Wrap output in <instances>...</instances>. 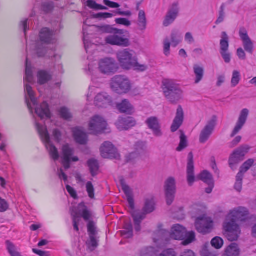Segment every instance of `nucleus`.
<instances>
[{
    "label": "nucleus",
    "instance_id": "obj_12",
    "mask_svg": "<svg viewBox=\"0 0 256 256\" xmlns=\"http://www.w3.org/2000/svg\"><path fill=\"white\" fill-rule=\"evenodd\" d=\"M164 188L166 204L170 206L174 200L176 192V182L174 178L170 177L166 180Z\"/></svg>",
    "mask_w": 256,
    "mask_h": 256
},
{
    "label": "nucleus",
    "instance_id": "obj_8",
    "mask_svg": "<svg viewBox=\"0 0 256 256\" xmlns=\"http://www.w3.org/2000/svg\"><path fill=\"white\" fill-rule=\"evenodd\" d=\"M98 68L101 73L111 76L118 72L120 66L114 58H106L100 60Z\"/></svg>",
    "mask_w": 256,
    "mask_h": 256
},
{
    "label": "nucleus",
    "instance_id": "obj_55",
    "mask_svg": "<svg viewBox=\"0 0 256 256\" xmlns=\"http://www.w3.org/2000/svg\"><path fill=\"white\" fill-rule=\"evenodd\" d=\"M224 9L225 4L223 3L220 7L218 12V16L215 22V24H218L224 22L225 17Z\"/></svg>",
    "mask_w": 256,
    "mask_h": 256
},
{
    "label": "nucleus",
    "instance_id": "obj_5",
    "mask_svg": "<svg viewBox=\"0 0 256 256\" xmlns=\"http://www.w3.org/2000/svg\"><path fill=\"white\" fill-rule=\"evenodd\" d=\"M111 88L118 94L128 92L131 88V84L128 78L122 75H116L111 80Z\"/></svg>",
    "mask_w": 256,
    "mask_h": 256
},
{
    "label": "nucleus",
    "instance_id": "obj_24",
    "mask_svg": "<svg viewBox=\"0 0 256 256\" xmlns=\"http://www.w3.org/2000/svg\"><path fill=\"white\" fill-rule=\"evenodd\" d=\"M112 102V98L106 92L98 94L94 98V104L98 108H106L110 106Z\"/></svg>",
    "mask_w": 256,
    "mask_h": 256
},
{
    "label": "nucleus",
    "instance_id": "obj_38",
    "mask_svg": "<svg viewBox=\"0 0 256 256\" xmlns=\"http://www.w3.org/2000/svg\"><path fill=\"white\" fill-rule=\"evenodd\" d=\"M198 178L206 184L214 182L212 175L208 171L204 170L198 176Z\"/></svg>",
    "mask_w": 256,
    "mask_h": 256
},
{
    "label": "nucleus",
    "instance_id": "obj_62",
    "mask_svg": "<svg viewBox=\"0 0 256 256\" xmlns=\"http://www.w3.org/2000/svg\"><path fill=\"white\" fill-rule=\"evenodd\" d=\"M113 14L114 16H116L117 15L119 16H132V12L128 10V11H122L121 9L118 8L116 10H113L112 13Z\"/></svg>",
    "mask_w": 256,
    "mask_h": 256
},
{
    "label": "nucleus",
    "instance_id": "obj_41",
    "mask_svg": "<svg viewBox=\"0 0 256 256\" xmlns=\"http://www.w3.org/2000/svg\"><path fill=\"white\" fill-rule=\"evenodd\" d=\"M182 34L178 30H172L171 34V42L172 46L176 48L182 40Z\"/></svg>",
    "mask_w": 256,
    "mask_h": 256
},
{
    "label": "nucleus",
    "instance_id": "obj_3",
    "mask_svg": "<svg viewBox=\"0 0 256 256\" xmlns=\"http://www.w3.org/2000/svg\"><path fill=\"white\" fill-rule=\"evenodd\" d=\"M54 31L48 28H44L41 29L39 33V38L42 44L38 43L36 44V51L38 57H44L47 52V48L44 44H50L54 40Z\"/></svg>",
    "mask_w": 256,
    "mask_h": 256
},
{
    "label": "nucleus",
    "instance_id": "obj_34",
    "mask_svg": "<svg viewBox=\"0 0 256 256\" xmlns=\"http://www.w3.org/2000/svg\"><path fill=\"white\" fill-rule=\"evenodd\" d=\"M52 78V75L44 70H40L38 73V83L40 85L46 84Z\"/></svg>",
    "mask_w": 256,
    "mask_h": 256
},
{
    "label": "nucleus",
    "instance_id": "obj_35",
    "mask_svg": "<svg viewBox=\"0 0 256 256\" xmlns=\"http://www.w3.org/2000/svg\"><path fill=\"white\" fill-rule=\"evenodd\" d=\"M250 148V147L248 145H242L235 150L233 152L232 154L242 161L244 159V156L248 152Z\"/></svg>",
    "mask_w": 256,
    "mask_h": 256
},
{
    "label": "nucleus",
    "instance_id": "obj_13",
    "mask_svg": "<svg viewBox=\"0 0 256 256\" xmlns=\"http://www.w3.org/2000/svg\"><path fill=\"white\" fill-rule=\"evenodd\" d=\"M88 126L91 133L96 135L104 132L106 129L107 122L102 117L96 115L91 118Z\"/></svg>",
    "mask_w": 256,
    "mask_h": 256
},
{
    "label": "nucleus",
    "instance_id": "obj_56",
    "mask_svg": "<svg viewBox=\"0 0 256 256\" xmlns=\"http://www.w3.org/2000/svg\"><path fill=\"white\" fill-rule=\"evenodd\" d=\"M88 232L90 236H96L97 234L96 227L93 220H90L87 225Z\"/></svg>",
    "mask_w": 256,
    "mask_h": 256
},
{
    "label": "nucleus",
    "instance_id": "obj_44",
    "mask_svg": "<svg viewBox=\"0 0 256 256\" xmlns=\"http://www.w3.org/2000/svg\"><path fill=\"white\" fill-rule=\"evenodd\" d=\"M86 4L88 8L94 10H108L107 6L97 4L94 0H88Z\"/></svg>",
    "mask_w": 256,
    "mask_h": 256
},
{
    "label": "nucleus",
    "instance_id": "obj_42",
    "mask_svg": "<svg viewBox=\"0 0 256 256\" xmlns=\"http://www.w3.org/2000/svg\"><path fill=\"white\" fill-rule=\"evenodd\" d=\"M58 112L60 118L66 120L70 121L72 118L69 109L66 106L61 107L58 110Z\"/></svg>",
    "mask_w": 256,
    "mask_h": 256
},
{
    "label": "nucleus",
    "instance_id": "obj_4",
    "mask_svg": "<svg viewBox=\"0 0 256 256\" xmlns=\"http://www.w3.org/2000/svg\"><path fill=\"white\" fill-rule=\"evenodd\" d=\"M122 190L124 191L129 204V208L133 210L131 212V216L134 220V224H141L142 221L146 218L144 214L136 213L134 210L135 209L134 201L133 198V194L130 186L126 184L123 180L120 181Z\"/></svg>",
    "mask_w": 256,
    "mask_h": 256
},
{
    "label": "nucleus",
    "instance_id": "obj_47",
    "mask_svg": "<svg viewBox=\"0 0 256 256\" xmlns=\"http://www.w3.org/2000/svg\"><path fill=\"white\" fill-rule=\"evenodd\" d=\"M54 6L52 2H44L42 4V10L45 14H48L54 10Z\"/></svg>",
    "mask_w": 256,
    "mask_h": 256
},
{
    "label": "nucleus",
    "instance_id": "obj_46",
    "mask_svg": "<svg viewBox=\"0 0 256 256\" xmlns=\"http://www.w3.org/2000/svg\"><path fill=\"white\" fill-rule=\"evenodd\" d=\"M146 144L142 142H138L134 146V152L140 156V155L144 154L146 151Z\"/></svg>",
    "mask_w": 256,
    "mask_h": 256
},
{
    "label": "nucleus",
    "instance_id": "obj_17",
    "mask_svg": "<svg viewBox=\"0 0 256 256\" xmlns=\"http://www.w3.org/2000/svg\"><path fill=\"white\" fill-rule=\"evenodd\" d=\"M72 224H74L75 220L77 224H79L81 220V217L85 221H88L92 218V214L88 209V206L85 204L84 202H82L78 205V213L76 214L72 215Z\"/></svg>",
    "mask_w": 256,
    "mask_h": 256
},
{
    "label": "nucleus",
    "instance_id": "obj_50",
    "mask_svg": "<svg viewBox=\"0 0 256 256\" xmlns=\"http://www.w3.org/2000/svg\"><path fill=\"white\" fill-rule=\"evenodd\" d=\"M196 240V236L195 233L194 232H190L186 234V236L183 240H184L182 242V244L184 246L188 245Z\"/></svg>",
    "mask_w": 256,
    "mask_h": 256
},
{
    "label": "nucleus",
    "instance_id": "obj_29",
    "mask_svg": "<svg viewBox=\"0 0 256 256\" xmlns=\"http://www.w3.org/2000/svg\"><path fill=\"white\" fill-rule=\"evenodd\" d=\"M136 121L132 117L120 118L118 122V126L120 130H128L135 126Z\"/></svg>",
    "mask_w": 256,
    "mask_h": 256
},
{
    "label": "nucleus",
    "instance_id": "obj_43",
    "mask_svg": "<svg viewBox=\"0 0 256 256\" xmlns=\"http://www.w3.org/2000/svg\"><path fill=\"white\" fill-rule=\"evenodd\" d=\"M254 160L252 158L248 159L246 160L240 167V171L238 172L239 174H242L244 176L250 168L254 165Z\"/></svg>",
    "mask_w": 256,
    "mask_h": 256
},
{
    "label": "nucleus",
    "instance_id": "obj_52",
    "mask_svg": "<svg viewBox=\"0 0 256 256\" xmlns=\"http://www.w3.org/2000/svg\"><path fill=\"white\" fill-rule=\"evenodd\" d=\"M244 176L238 173L236 176V182L234 186V188L238 192H240L242 190V180Z\"/></svg>",
    "mask_w": 256,
    "mask_h": 256
},
{
    "label": "nucleus",
    "instance_id": "obj_60",
    "mask_svg": "<svg viewBox=\"0 0 256 256\" xmlns=\"http://www.w3.org/2000/svg\"><path fill=\"white\" fill-rule=\"evenodd\" d=\"M112 16L113 14L110 12H98L93 15L94 18L99 20L106 19Z\"/></svg>",
    "mask_w": 256,
    "mask_h": 256
},
{
    "label": "nucleus",
    "instance_id": "obj_23",
    "mask_svg": "<svg viewBox=\"0 0 256 256\" xmlns=\"http://www.w3.org/2000/svg\"><path fill=\"white\" fill-rule=\"evenodd\" d=\"M178 4L174 2L165 16L163 22L164 26L166 27L172 24L178 16Z\"/></svg>",
    "mask_w": 256,
    "mask_h": 256
},
{
    "label": "nucleus",
    "instance_id": "obj_45",
    "mask_svg": "<svg viewBox=\"0 0 256 256\" xmlns=\"http://www.w3.org/2000/svg\"><path fill=\"white\" fill-rule=\"evenodd\" d=\"M100 30L104 33L110 34H116L119 32H122V30L114 28L111 25H104L100 27Z\"/></svg>",
    "mask_w": 256,
    "mask_h": 256
},
{
    "label": "nucleus",
    "instance_id": "obj_20",
    "mask_svg": "<svg viewBox=\"0 0 256 256\" xmlns=\"http://www.w3.org/2000/svg\"><path fill=\"white\" fill-rule=\"evenodd\" d=\"M145 124L151 130L156 137H161L163 135L162 126L158 118L156 116H150L146 119Z\"/></svg>",
    "mask_w": 256,
    "mask_h": 256
},
{
    "label": "nucleus",
    "instance_id": "obj_39",
    "mask_svg": "<svg viewBox=\"0 0 256 256\" xmlns=\"http://www.w3.org/2000/svg\"><path fill=\"white\" fill-rule=\"evenodd\" d=\"M154 210V204L153 198L146 199L144 206L142 208L143 213L146 215L152 212Z\"/></svg>",
    "mask_w": 256,
    "mask_h": 256
},
{
    "label": "nucleus",
    "instance_id": "obj_25",
    "mask_svg": "<svg viewBox=\"0 0 256 256\" xmlns=\"http://www.w3.org/2000/svg\"><path fill=\"white\" fill-rule=\"evenodd\" d=\"M184 120V112L182 106L179 105L178 107L176 116L170 127L172 132H176L182 125Z\"/></svg>",
    "mask_w": 256,
    "mask_h": 256
},
{
    "label": "nucleus",
    "instance_id": "obj_22",
    "mask_svg": "<svg viewBox=\"0 0 256 256\" xmlns=\"http://www.w3.org/2000/svg\"><path fill=\"white\" fill-rule=\"evenodd\" d=\"M249 114V110L247 108H244L240 112L238 122L233 130L230 137L234 136L242 129L246 124Z\"/></svg>",
    "mask_w": 256,
    "mask_h": 256
},
{
    "label": "nucleus",
    "instance_id": "obj_40",
    "mask_svg": "<svg viewBox=\"0 0 256 256\" xmlns=\"http://www.w3.org/2000/svg\"><path fill=\"white\" fill-rule=\"evenodd\" d=\"M138 26L141 30H144L146 28V19L145 12L143 10L139 12L138 18Z\"/></svg>",
    "mask_w": 256,
    "mask_h": 256
},
{
    "label": "nucleus",
    "instance_id": "obj_49",
    "mask_svg": "<svg viewBox=\"0 0 256 256\" xmlns=\"http://www.w3.org/2000/svg\"><path fill=\"white\" fill-rule=\"evenodd\" d=\"M242 160L240 158L236 156L235 155H234V154L232 153L230 154L228 160V164L232 170H234L236 168V166Z\"/></svg>",
    "mask_w": 256,
    "mask_h": 256
},
{
    "label": "nucleus",
    "instance_id": "obj_26",
    "mask_svg": "<svg viewBox=\"0 0 256 256\" xmlns=\"http://www.w3.org/2000/svg\"><path fill=\"white\" fill-rule=\"evenodd\" d=\"M186 232V230L184 226L176 224L172 228L170 236L176 240H183Z\"/></svg>",
    "mask_w": 256,
    "mask_h": 256
},
{
    "label": "nucleus",
    "instance_id": "obj_28",
    "mask_svg": "<svg viewBox=\"0 0 256 256\" xmlns=\"http://www.w3.org/2000/svg\"><path fill=\"white\" fill-rule=\"evenodd\" d=\"M73 137L75 142L80 144L85 145L88 142V136L84 132L76 127L72 130Z\"/></svg>",
    "mask_w": 256,
    "mask_h": 256
},
{
    "label": "nucleus",
    "instance_id": "obj_59",
    "mask_svg": "<svg viewBox=\"0 0 256 256\" xmlns=\"http://www.w3.org/2000/svg\"><path fill=\"white\" fill-rule=\"evenodd\" d=\"M139 156H140L136 154V152H130L127 155H126L125 156L126 162V163L133 162Z\"/></svg>",
    "mask_w": 256,
    "mask_h": 256
},
{
    "label": "nucleus",
    "instance_id": "obj_64",
    "mask_svg": "<svg viewBox=\"0 0 256 256\" xmlns=\"http://www.w3.org/2000/svg\"><path fill=\"white\" fill-rule=\"evenodd\" d=\"M160 256H176L174 250L172 248H168L162 251Z\"/></svg>",
    "mask_w": 256,
    "mask_h": 256
},
{
    "label": "nucleus",
    "instance_id": "obj_57",
    "mask_svg": "<svg viewBox=\"0 0 256 256\" xmlns=\"http://www.w3.org/2000/svg\"><path fill=\"white\" fill-rule=\"evenodd\" d=\"M244 50L248 53L252 54L254 52V44L250 39L243 42Z\"/></svg>",
    "mask_w": 256,
    "mask_h": 256
},
{
    "label": "nucleus",
    "instance_id": "obj_32",
    "mask_svg": "<svg viewBox=\"0 0 256 256\" xmlns=\"http://www.w3.org/2000/svg\"><path fill=\"white\" fill-rule=\"evenodd\" d=\"M86 164L88 167L91 176L92 177L97 176L100 169L98 161L94 158H91L87 161Z\"/></svg>",
    "mask_w": 256,
    "mask_h": 256
},
{
    "label": "nucleus",
    "instance_id": "obj_63",
    "mask_svg": "<svg viewBox=\"0 0 256 256\" xmlns=\"http://www.w3.org/2000/svg\"><path fill=\"white\" fill-rule=\"evenodd\" d=\"M9 208V204L4 199L0 197V212H6Z\"/></svg>",
    "mask_w": 256,
    "mask_h": 256
},
{
    "label": "nucleus",
    "instance_id": "obj_51",
    "mask_svg": "<svg viewBox=\"0 0 256 256\" xmlns=\"http://www.w3.org/2000/svg\"><path fill=\"white\" fill-rule=\"evenodd\" d=\"M132 68L138 72H144L148 68V66L146 64H142L138 62V58H136L133 63Z\"/></svg>",
    "mask_w": 256,
    "mask_h": 256
},
{
    "label": "nucleus",
    "instance_id": "obj_16",
    "mask_svg": "<svg viewBox=\"0 0 256 256\" xmlns=\"http://www.w3.org/2000/svg\"><path fill=\"white\" fill-rule=\"evenodd\" d=\"M249 214V211L246 208L240 206L232 210L226 220L229 221L234 219L235 223L236 222H244L248 220Z\"/></svg>",
    "mask_w": 256,
    "mask_h": 256
},
{
    "label": "nucleus",
    "instance_id": "obj_11",
    "mask_svg": "<svg viewBox=\"0 0 256 256\" xmlns=\"http://www.w3.org/2000/svg\"><path fill=\"white\" fill-rule=\"evenodd\" d=\"M224 228L226 237L229 241L234 242L238 240L241 234V230L239 225L234 222V219L224 222Z\"/></svg>",
    "mask_w": 256,
    "mask_h": 256
},
{
    "label": "nucleus",
    "instance_id": "obj_53",
    "mask_svg": "<svg viewBox=\"0 0 256 256\" xmlns=\"http://www.w3.org/2000/svg\"><path fill=\"white\" fill-rule=\"evenodd\" d=\"M240 74L238 70H234L232 72V78L231 80L232 87L236 86L240 82Z\"/></svg>",
    "mask_w": 256,
    "mask_h": 256
},
{
    "label": "nucleus",
    "instance_id": "obj_6",
    "mask_svg": "<svg viewBox=\"0 0 256 256\" xmlns=\"http://www.w3.org/2000/svg\"><path fill=\"white\" fill-rule=\"evenodd\" d=\"M25 75L24 81L28 82V84H24L25 92L28 94L33 105L34 106H37L38 102L36 98L34 96V92L32 90V88L30 84V83L32 82L34 77L31 64L30 62L29 64L28 58H26V62Z\"/></svg>",
    "mask_w": 256,
    "mask_h": 256
},
{
    "label": "nucleus",
    "instance_id": "obj_31",
    "mask_svg": "<svg viewBox=\"0 0 256 256\" xmlns=\"http://www.w3.org/2000/svg\"><path fill=\"white\" fill-rule=\"evenodd\" d=\"M62 159L68 160H72V162H76L79 160L78 156H75L72 157L74 154V148H70L68 144L63 146L62 149Z\"/></svg>",
    "mask_w": 256,
    "mask_h": 256
},
{
    "label": "nucleus",
    "instance_id": "obj_7",
    "mask_svg": "<svg viewBox=\"0 0 256 256\" xmlns=\"http://www.w3.org/2000/svg\"><path fill=\"white\" fill-rule=\"evenodd\" d=\"M132 52V50L129 49H125L117 53V58L123 69L130 70L132 68L133 63L136 58Z\"/></svg>",
    "mask_w": 256,
    "mask_h": 256
},
{
    "label": "nucleus",
    "instance_id": "obj_15",
    "mask_svg": "<svg viewBox=\"0 0 256 256\" xmlns=\"http://www.w3.org/2000/svg\"><path fill=\"white\" fill-rule=\"evenodd\" d=\"M197 231L203 234L210 233L213 228V221L210 218L199 217L195 222Z\"/></svg>",
    "mask_w": 256,
    "mask_h": 256
},
{
    "label": "nucleus",
    "instance_id": "obj_54",
    "mask_svg": "<svg viewBox=\"0 0 256 256\" xmlns=\"http://www.w3.org/2000/svg\"><path fill=\"white\" fill-rule=\"evenodd\" d=\"M211 244L215 248L220 249L224 244V240L220 237L216 236L212 239Z\"/></svg>",
    "mask_w": 256,
    "mask_h": 256
},
{
    "label": "nucleus",
    "instance_id": "obj_33",
    "mask_svg": "<svg viewBox=\"0 0 256 256\" xmlns=\"http://www.w3.org/2000/svg\"><path fill=\"white\" fill-rule=\"evenodd\" d=\"M240 249L236 243H232L225 249L222 256H240Z\"/></svg>",
    "mask_w": 256,
    "mask_h": 256
},
{
    "label": "nucleus",
    "instance_id": "obj_30",
    "mask_svg": "<svg viewBox=\"0 0 256 256\" xmlns=\"http://www.w3.org/2000/svg\"><path fill=\"white\" fill-rule=\"evenodd\" d=\"M116 108L120 113L132 114L134 112V107L126 99H124L121 102L117 104Z\"/></svg>",
    "mask_w": 256,
    "mask_h": 256
},
{
    "label": "nucleus",
    "instance_id": "obj_58",
    "mask_svg": "<svg viewBox=\"0 0 256 256\" xmlns=\"http://www.w3.org/2000/svg\"><path fill=\"white\" fill-rule=\"evenodd\" d=\"M86 190L88 196L91 198H94V188L91 182H88L86 184Z\"/></svg>",
    "mask_w": 256,
    "mask_h": 256
},
{
    "label": "nucleus",
    "instance_id": "obj_21",
    "mask_svg": "<svg viewBox=\"0 0 256 256\" xmlns=\"http://www.w3.org/2000/svg\"><path fill=\"white\" fill-rule=\"evenodd\" d=\"M186 174L188 183L190 186H192L196 181L194 155L192 152L188 154Z\"/></svg>",
    "mask_w": 256,
    "mask_h": 256
},
{
    "label": "nucleus",
    "instance_id": "obj_10",
    "mask_svg": "<svg viewBox=\"0 0 256 256\" xmlns=\"http://www.w3.org/2000/svg\"><path fill=\"white\" fill-rule=\"evenodd\" d=\"M100 152L103 158L116 160L120 159V154L118 149L110 142H104L100 148Z\"/></svg>",
    "mask_w": 256,
    "mask_h": 256
},
{
    "label": "nucleus",
    "instance_id": "obj_18",
    "mask_svg": "<svg viewBox=\"0 0 256 256\" xmlns=\"http://www.w3.org/2000/svg\"><path fill=\"white\" fill-rule=\"evenodd\" d=\"M72 224H74L75 220L77 224H79L81 220V217L85 221H88L92 218V214L88 209V206L85 204L84 202H82L78 205V213L76 214L72 215Z\"/></svg>",
    "mask_w": 256,
    "mask_h": 256
},
{
    "label": "nucleus",
    "instance_id": "obj_14",
    "mask_svg": "<svg viewBox=\"0 0 256 256\" xmlns=\"http://www.w3.org/2000/svg\"><path fill=\"white\" fill-rule=\"evenodd\" d=\"M217 117L213 116L212 118L208 120L207 124L202 130L200 136L199 142L200 144H205L212 134L216 125Z\"/></svg>",
    "mask_w": 256,
    "mask_h": 256
},
{
    "label": "nucleus",
    "instance_id": "obj_61",
    "mask_svg": "<svg viewBox=\"0 0 256 256\" xmlns=\"http://www.w3.org/2000/svg\"><path fill=\"white\" fill-rule=\"evenodd\" d=\"M239 36L242 42L250 39L248 36V31L244 27H241L240 28Z\"/></svg>",
    "mask_w": 256,
    "mask_h": 256
},
{
    "label": "nucleus",
    "instance_id": "obj_37",
    "mask_svg": "<svg viewBox=\"0 0 256 256\" xmlns=\"http://www.w3.org/2000/svg\"><path fill=\"white\" fill-rule=\"evenodd\" d=\"M194 72L196 76V78L194 80L195 84L199 83L204 78V68L199 66L198 64H194Z\"/></svg>",
    "mask_w": 256,
    "mask_h": 256
},
{
    "label": "nucleus",
    "instance_id": "obj_19",
    "mask_svg": "<svg viewBox=\"0 0 256 256\" xmlns=\"http://www.w3.org/2000/svg\"><path fill=\"white\" fill-rule=\"evenodd\" d=\"M220 54L226 63L228 64L231 60V55L228 52L229 48V38L225 32H222L220 40Z\"/></svg>",
    "mask_w": 256,
    "mask_h": 256
},
{
    "label": "nucleus",
    "instance_id": "obj_9",
    "mask_svg": "<svg viewBox=\"0 0 256 256\" xmlns=\"http://www.w3.org/2000/svg\"><path fill=\"white\" fill-rule=\"evenodd\" d=\"M127 33L128 31L122 30V32H119L118 33L110 34L105 38V42L107 44L112 46H116L122 47H128L130 45V39L125 38L124 34Z\"/></svg>",
    "mask_w": 256,
    "mask_h": 256
},
{
    "label": "nucleus",
    "instance_id": "obj_1",
    "mask_svg": "<svg viewBox=\"0 0 256 256\" xmlns=\"http://www.w3.org/2000/svg\"><path fill=\"white\" fill-rule=\"evenodd\" d=\"M162 90L166 100L173 104H176L182 98L183 91L178 84L170 80L162 82Z\"/></svg>",
    "mask_w": 256,
    "mask_h": 256
},
{
    "label": "nucleus",
    "instance_id": "obj_27",
    "mask_svg": "<svg viewBox=\"0 0 256 256\" xmlns=\"http://www.w3.org/2000/svg\"><path fill=\"white\" fill-rule=\"evenodd\" d=\"M35 112L41 120L51 118L49 105L46 102H44L40 106H36L35 108Z\"/></svg>",
    "mask_w": 256,
    "mask_h": 256
},
{
    "label": "nucleus",
    "instance_id": "obj_36",
    "mask_svg": "<svg viewBox=\"0 0 256 256\" xmlns=\"http://www.w3.org/2000/svg\"><path fill=\"white\" fill-rule=\"evenodd\" d=\"M6 249L10 256H22L21 254L17 251L16 245L10 240L5 242Z\"/></svg>",
    "mask_w": 256,
    "mask_h": 256
},
{
    "label": "nucleus",
    "instance_id": "obj_2",
    "mask_svg": "<svg viewBox=\"0 0 256 256\" xmlns=\"http://www.w3.org/2000/svg\"><path fill=\"white\" fill-rule=\"evenodd\" d=\"M36 127L42 140L48 150L50 156L54 161L58 160L60 158L58 150L50 140L46 126L36 122Z\"/></svg>",
    "mask_w": 256,
    "mask_h": 256
},
{
    "label": "nucleus",
    "instance_id": "obj_48",
    "mask_svg": "<svg viewBox=\"0 0 256 256\" xmlns=\"http://www.w3.org/2000/svg\"><path fill=\"white\" fill-rule=\"evenodd\" d=\"M188 146L187 138L183 132L181 131L180 136V142L176 150L180 152L186 148Z\"/></svg>",
    "mask_w": 256,
    "mask_h": 256
}]
</instances>
